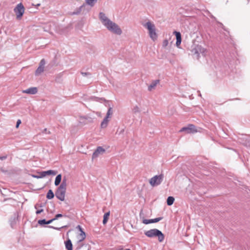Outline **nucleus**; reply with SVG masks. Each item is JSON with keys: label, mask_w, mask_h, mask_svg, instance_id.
<instances>
[{"label": "nucleus", "mask_w": 250, "mask_h": 250, "mask_svg": "<svg viewBox=\"0 0 250 250\" xmlns=\"http://www.w3.org/2000/svg\"><path fill=\"white\" fill-rule=\"evenodd\" d=\"M181 41H179V40L176 41V44L177 46H179L180 45V44L181 43Z\"/></svg>", "instance_id": "33"}, {"label": "nucleus", "mask_w": 250, "mask_h": 250, "mask_svg": "<svg viewBox=\"0 0 250 250\" xmlns=\"http://www.w3.org/2000/svg\"><path fill=\"white\" fill-rule=\"evenodd\" d=\"M143 223L144 224H150V223H153L152 219H149V220L144 219L143 221Z\"/></svg>", "instance_id": "25"}, {"label": "nucleus", "mask_w": 250, "mask_h": 250, "mask_svg": "<svg viewBox=\"0 0 250 250\" xmlns=\"http://www.w3.org/2000/svg\"><path fill=\"white\" fill-rule=\"evenodd\" d=\"M65 247L67 250H73V245L70 239H68L65 242Z\"/></svg>", "instance_id": "12"}, {"label": "nucleus", "mask_w": 250, "mask_h": 250, "mask_svg": "<svg viewBox=\"0 0 250 250\" xmlns=\"http://www.w3.org/2000/svg\"><path fill=\"white\" fill-rule=\"evenodd\" d=\"M43 209H39V210H37L36 211V214H40V213H41V212H43Z\"/></svg>", "instance_id": "32"}, {"label": "nucleus", "mask_w": 250, "mask_h": 250, "mask_svg": "<svg viewBox=\"0 0 250 250\" xmlns=\"http://www.w3.org/2000/svg\"><path fill=\"white\" fill-rule=\"evenodd\" d=\"M99 16L102 23L109 31L117 35H121L122 34V31L119 26L115 22L108 19L104 14L100 13Z\"/></svg>", "instance_id": "1"}, {"label": "nucleus", "mask_w": 250, "mask_h": 250, "mask_svg": "<svg viewBox=\"0 0 250 250\" xmlns=\"http://www.w3.org/2000/svg\"><path fill=\"white\" fill-rule=\"evenodd\" d=\"M62 180V175L61 174H59L57 176L55 181V186H58L61 181Z\"/></svg>", "instance_id": "17"}, {"label": "nucleus", "mask_w": 250, "mask_h": 250, "mask_svg": "<svg viewBox=\"0 0 250 250\" xmlns=\"http://www.w3.org/2000/svg\"><path fill=\"white\" fill-rule=\"evenodd\" d=\"M145 235L148 237H153L157 236L159 242L163 241L164 235L162 232L157 229H151L146 231L145 233Z\"/></svg>", "instance_id": "3"}, {"label": "nucleus", "mask_w": 250, "mask_h": 250, "mask_svg": "<svg viewBox=\"0 0 250 250\" xmlns=\"http://www.w3.org/2000/svg\"><path fill=\"white\" fill-rule=\"evenodd\" d=\"M38 89L36 87H31L22 91V93L29 94H35L37 93Z\"/></svg>", "instance_id": "11"}, {"label": "nucleus", "mask_w": 250, "mask_h": 250, "mask_svg": "<svg viewBox=\"0 0 250 250\" xmlns=\"http://www.w3.org/2000/svg\"><path fill=\"white\" fill-rule=\"evenodd\" d=\"M57 172L53 170H49L47 171H42V177H45L46 175H55Z\"/></svg>", "instance_id": "13"}, {"label": "nucleus", "mask_w": 250, "mask_h": 250, "mask_svg": "<svg viewBox=\"0 0 250 250\" xmlns=\"http://www.w3.org/2000/svg\"><path fill=\"white\" fill-rule=\"evenodd\" d=\"M163 174L155 175L149 180V184L152 187H155L160 185L163 179Z\"/></svg>", "instance_id": "6"}, {"label": "nucleus", "mask_w": 250, "mask_h": 250, "mask_svg": "<svg viewBox=\"0 0 250 250\" xmlns=\"http://www.w3.org/2000/svg\"><path fill=\"white\" fill-rule=\"evenodd\" d=\"M45 64V61L43 59L40 62V65H42L44 67V65Z\"/></svg>", "instance_id": "31"}, {"label": "nucleus", "mask_w": 250, "mask_h": 250, "mask_svg": "<svg viewBox=\"0 0 250 250\" xmlns=\"http://www.w3.org/2000/svg\"><path fill=\"white\" fill-rule=\"evenodd\" d=\"M53 221V220H50L48 221H46L45 219L40 220L38 221V224L40 225L49 224Z\"/></svg>", "instance_id": "16"}, {"label": "nucleus", "mask_w": 250, "mask_h": 250, "mask_svg": "<svg viewBox=\"0 0 250 250\" xmlns=\"http://www.w3.org/2000/svg\"><path fill=\"white\" fill-rule=\"evenodd\" d=\"M43 70L44 67L42 65H40L36 71V74L37 75L41 74L42 72L43 71Z\"/></svg>", "instance_id": "21"}, {"label": "nucleus", "mask_w": 250, "mask_h": 250, "mask_svg": "<svg viewBox=\"0 0 250 250\" xmlns=\"http://www.w3.org/2000/svg\"><path fill=\"white\" fill-rule=\"evenodd\" d=\"M97 0H86V2L88 4L92 6L94 5Z\"/></svg>", "instance_id": "23"}, {"label": "nucleus", "mask_w": 250, "mask_h": 250, "mask_svg": "<svg viewBox=\"0 0 250 250\" xmlns=\"http://www.w3.org/2000/svg\"><path fill=\"white\" fill-rule=\"evenodd\" d=\"M162 219V217H159L157 218L154 219H152V222L153 223H156L159 222V221L161 220Z\"/></svg>", "instance_id": "27"}, {"label": "nucleus", "mask_w": 250, "mask_h": 250, "mask_svg": "<svg viewBox=\"0 0 250 250\" xmlns=\"http://www.w3.org/2000/svg\"><path fill=\"white\" fill-rule=\"evenodd\" d=\"M105 152V149L103 148L101 146H99L97 147L95 152L93 153L92 155V159H94L97 157L101 153H104Z\"/></svg>", "instance_id": "10"}, {"label": "nucleus", "mask_w": 250, "mask_h": 250, "mask_svg": "<svg viewBox=\"0 0 250 250\" xmlns=\"http://www.w3.org/2000/svg\"><path fill=\"white\" fill-rule=\"evenodd\" d=\"M195 54L197 55L198 59L199 57V54H202L204 56H206L207 53V50L201 46V45H197L193 50Z\"/></svg>", "instance_id": "8"}, {"label": "nucleus", "mask_w": 250, "mask_h": 250, "mask_svg": "<svg viewBox=\"0 0 250 250\" xmlns=\"http://www.w3.org/2000/svg\"><path fill=\"white\" fill-rule=\"evenodd\" d=\"M185 131L186 134H193L198 132L196 126L192 124H189L187 126L182 127L179 131L180 132Z\"/></svg>", "instance_id": "7"}, {"label": "nucleus", "mask_w": 250, "mask_h": 250, "mask_svg": "<svg viewBox=\"0 0 250 250\" xmlns=\"http://www.w3.org/2000/svg\"><path fill=\"white\" fill-rule=\"evenodd\" d=\"M66 189V180H63L62 183L61 184L58 189L56 192V196L59 200L63 201L65 199V195Z\"/></svg>", "instance_id": "2"}, {"label": "nucleus", "mask_w": 250, "mask_h": 250, "mask_svg": "<svg viewBox=\"0 0 250 250\" xmlns=\"http://www.w3.org/2000/svg\"><path fill=\"white\" fill-rule=\"evenodd\" d=\"M112 113L113 112H112V108L110 107L108 109V111L106 114V116L105 117L107 118H110V116L112 115Z\"/></svg>", "instance_id": "24"}, {"label": "nucleus", "mask_w": 250, "mask_h": 250, "mask_svg": "<svg viewBox=\"0 0 250 250\" xmlns=\"http://www.w3.org/2000/svg\"><path fill=\"white\" fill-rule=\"evenodd\" d=\"M109 215H110V211H108L104 214V219L103 221V223L104 224H105L107 223V222L109 219Z\"/></svg>", "instance_id": "15"}, {"label": "nucleus", "mask_w": 250, "mask_h": 250, "mask_svg": "<svg viewBox=\"0 0 250 250\" xmlns=\"http://www.w3.org/2000/svg\"><path fill=\"white\" fill-rule=\"evenodd\" d=\"M108 118L105 117L102 122L101 124V126L102 128H105L107 126L108 122Z\"/></svg>", "instance_id": "19"}, {"label": "nucleus", "mask_w": 250, "mask_h": 250, "mask_svg": "<svg viewBox=\"0 0 250 250\" xmlns=\"http://www.w3.org/2000/svg\"><path fill=\"white\" fill-rule=\"evenodd\" d=\"M25 8L21 3H19L14 8V11L16 14V18L18 20L21 19L24 13Z\"/></svg>", "instance_id": "5"}, {"label": "nucleus", "mask_w": 250, "mask_h": 250, "mask_svg": "<svg viewBox=\"0 0 250 250\" xmlns=\"http://www.w3.org/2000/svg\"><path fill=\"white\" fill-rule=\"evenodd\" d=\"M174 198L172 196H169L167 200V205L171 206L172 205L174 201Z\"/></svg>", "instance_id": "18"}, {"label": "nucleus", "mask_w": 250, "mask_h": 250, "mask_svg": "<svg viewBox=\"0 0 250 250\" xmlns=\"http://www.w3.org/2000/svg\"><path fill=\"white\" fill-rule=\"evenodd\" d=\"M35 207L36 208H37V205H36Z\"/></svg>", "instance_id": "34"}, {"label": "nucleus", "mask_w": 250, "mask_h": 250, "mask_svg": "<svg viewBox=\"0 0 250 250\" xmlns=\"http://www.w3.org/2000/svg\"><path fill=\"white\" fill-rule=\"evenodd\" d=\"M38 174H39L38 175H33V177L38 178V179L42 178L44 177H42V171L39 172Z\"/></svg>", "instance_id": "26"}, {"label": "nucleus", "mask_w": 250, "mask_h": 250, "mask_svg": "<svg viewBox=\"0 0 250 250\" xmlns=\"http://www.w3.org/2000/svg\"><path fill=\"white\" fill-rule=\"evenodd\" d=\"M77 228L80 231V233L77 236V241L78 242H81L85 239L86 235L80 226H78Z\"/></svg>", "instance_id": "9"}, {"label": "nucleus", "mask_w": 250, "mask_h": 250, "mask_svg": "<svg viewBox=\"0 0 250 250\" xmlns=\"http://www.w3.org/2000/svg\"><path fill=\"white\" fill-rule=\"evenodd\" d=\"M54 195L53 191H52V190L50 189L47 193V198H48V199H51L54 197Z\"/></svg>", "instance_id": "20"}, {"label": "nucleus", "mask_w": 250, "mask_h": 250, "mask_svg": "<svg viewBox=\"0 0 250 250\" xmlns=\"http://www.w3.org/2000/svg\"><path fill=\"white\" fill-rule=\"evenodd\" d=\"M173 34L175 35L176 37V41H182L181 35L180 32L174 31Z\"/></svg>", "instance_id": "22"}, {"label": "nucleus", "mask_w": 250, "mask_h": 250, "mask_svg": "<svg viewBox=\"0 0 250 250\" xmlns=\"http://www.w3.org/2000/svg\"><path fill=\"white\" fill-rule=\"evenodd\" d=\"M62 216V214H58L55 216V217L54 218L52 219V220H53V221H54V220L57 219L58 218L61 217Z\"/></svg>", "instance_id": "29"}, {"label": "nucleus", "mask_w": 250, "mask_h": 250, "mask_svg": "<svg viewBox=\"0 0 250 250\" xmlns=\"http://www.w3.org/2000/svg\"><path fill=\"white\" fill-rule=\"evenodd\" d=\"M159 83V80H155L152 82L150 85L148 86V90L151 91L152 89L154 88Z\"/></svg>", "instance_id": "14"}, {"label": "nucleus", "mask_w": 250, "mask_h": 250, "mask_svg": "<svg viewBox=\"0 0 250 250\" xmlns=\"http://www.w3.org/2000/svg\"><path fill=\"white\" fill-rule=\"evenodd\" d=\"M144 26L148 30V33L150 38L153 41H155L157 39V35L156 32V28L154 24L150 21L147 22Z\"/></svg>", "instance_id": "4"}, {"label": "nucleus", "mask_w": 250, "mask_h": 250, "mask_svg": "<svg viewBox=\"0 0 250 250\" xmlns=\"http://www.w3.org/2000/svg\"><path fill=\"white\" fill-rule=\"evenodd\" d=\"M168 43V42L167 40H165L163 42V46L164 47H166Z\"/></svg>", "instance_id": "28"}, {"label": "nucleus", "mask_w": 250, "mask_h": 250, "mask_svg": "<svg viewBox=\"0 0 250 250\" xmlns=\"http://www.w3.org/2000/svg\"><path fill=\"white\" fill-rule=\"evenodd\" d=\"M21 124V121L20 120H18L17 122V124H16V128H18L20 125Z\"/></svg>", "instance_id": "30"}]
</instances>
